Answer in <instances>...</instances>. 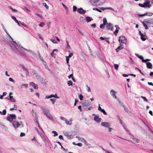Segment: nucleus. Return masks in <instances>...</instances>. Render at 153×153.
I'll use <instances>...</instances> for the list:
<instances>
[{"mask_svg":"<svg viewBox=\"0 0 153 153\" xmlns=\"http://www.w3.org/2000/svg\"><path fill=\"white\" fill-rule=\"evenodd\" d=\"M50 100L54 104L56 101V99H50Z\"/></svg>","mask_w":153,"mask_h":153,"instance_id":"obj_52","label":"nucleus"},{"mask_svg":"<svg viewBox=\"0 0 153 153\" xmlns=\"http://www.w3.org/2000/svg\"><path fill=\"white\" fill-rule=\"evenodd\" d=\"M120 41H121L122 43H124L125 44H126L127 42V40L124 36L120 37L119 41L120 42Z\"/></svg>","mask_w":153,"mask_h":153,"instance_id":"obj_7","label":"nucleus"},{"mask_svg":"<svg viewBox=\"0 0 153 153\" xmlns=\"http://www.w3.org/2000/svg\"><path fill=\"white\" fill-rule=\"evenodd\" d=\"M78 12L81 14H84L86 12V11L84 10L82 8L80 7L77 10Z\"/></svg>","mask_w":153,"mask_h":153,"instance_id":"obj_11","label":"nucleus"},{"mask_svg":"<svg viewBox=\"0 0 153 153\" xmlns=\"http://www.w3.org/2000/svg\"><path fill=\"white\" fill-rule=\"evenodd\" d=\"M116 92L113 89H112L111 91L110 94L112 97L115 99H117V97L116 96Z\"/></svg>","mask_w":153,"mask_h":153,"instance_id":"obj_9","label":"nucleus"},{"mask_svg":"<svg viewBox=\"0 0 153 153\" xmlns=\"http://www.w3.org/2000/svg\"><path fill=\"white\" fill-rule=\"evenodd\" d=\"M101 118L99 117V115H97L94 117V121L97 122V123H100L101 121Z\"/></svg>","mask_w":153,"mask_h":153,"instance_id":"obj_12","label":"nucleus"},{"mask_svg":"<svg viewBox=\"0 0 153 153\" xmlns=\"http://www.w3.org/2000/svg\"><path fill=\"white\" fill-rule=\"evenodd\" d=\"M3 29L4 30L5 32L7 33V34L9 36V37L12 40H13V39L11 37V36H10L9 34L7 32V30H6V29L4 28V29Z\"/></svg>","mask_w":153,"mask_h":153,"instance_id":"obj_34","label":"nucleus"},{"mask_svg":"<svg viewBox=\"0 0 153 153\" xmlns=\"http://www.w3.org/2000/svg\"><path fill=\"white\" fill-rule=\"evenodd\" d=\"M80 20L81 22H85V19L83 17H81L80 18Z\"/></svg>","mask_w":153,"mask_h":153,"instance_id":"obj_43","label":"nucleus"},{"mask_svg":"<svg viewBox=\"0 0 153 153\" xmlns=\"http://www.w3.org/2000/svg\"><path fill=\"white\" fill-rule=\"evenodd\" d=\"M51 97H52V94H51L50 96H48V95L46 96L45 97V99H49Z\"/></svg>","mask_w":153,"mask_h":153,"instance_id":"obj_48","label":"nucleus"},{"mask_svg":"<svg viewBox=\"0 0 153 153\" xmlns=\"http://www.w3.org/2000/svg\"><path fill=\"white\" fill-rule=\"evenodd\" d=\"M139 5L140 7H146L145 5V4H144V3L143 4L139 3Z\"/></svg>","mask_w":153,"mask_h":153,"instance_id":"obj_53","label":"nucleus"},{"mask_svg":"<svg viewBox=\"0 0 153 153\" xmlns=\"http://www.w3.org/2000/svg\"><path fill=\"white\" fill-rule=\"evenodd\" d=\"M135 55L136 56L138 57L140 59H141L143 62H145L144 59H143V57L142 56L139 55L137 53H136Z\"/></svg>","mask_w":153,"mask_h":153,"instance_id":"obj_22","label":"nucleus"},{"mask_svg":"<svg viewBox=\"0 0 153 153\" xmlns=\"http://www.w3.org/2000/svg\"><path fill=\"white\" fill-rule=\"evenodd\" d=\"M141 36V39L143 41H145L146 39L144 37L145 35L143 33H141V35H140Z\"/></svg>","mask_w":153,"mask_h":153,"instance_id":"obj_27","label":"nucleus"},{"mask_svg":"<svg viewBox=\"0 0 153 153\" xmlns=\"http://www.w3.org/2000/svg\"><path fill=\"white\" fill-rule=\"evenodd\" d=\"M13 94L12 92H10L9 93V97L10 98L9 99V100H10L11 101L13 102H15L16 100H15L13 98V96H11V95Z\"/></svg>","mask_w":153,"mask_h":153,"instance_id":"obj_15","label":"nucleus"},{"mask_svg":"<svg viewBox=\"0 0 153 153\" xmlns=\"http://www.w3.org/2000/svg\"><path fill=\"white\" fill-rule=\"evenodd\" d=\"M100 111L102 112L104 115H107V114L105 110L103 109H102Z\"/></svg>","mask_w":153,"mask_h":153,"instance_id":"obj_42","label":"nucleus"},{"mask_svg":"<svg viewBox=\"0 0 153 153\" xmlns=\"http://www.w3.org/2000/svg\"><path fill=\"white\" fill-rule=\"evenodd\" d=\"M132 139L133 141L135 142L136 143H139L140 142V140L138 139L137 138L134 137H132Z\"/></svg>","mask_w":153,"mask_h":153,"instance_id":"obj_24","label":"nucleus"},{"mask_svg":"<svg viewBox=\"0 0 153 153\" xmlns=\"http://www.w3.org/2000/svg\"><path fill=\"white\" fill-rule=\"evenodd\" d=\"M40 107L46 116L50 113L49 110L45 107L43 106H40Z\"/></svg>","mask_w":153,"mask_h":153,"instance_id":"obj_4","label":"nucleus"},{"mask_svg":"<svg viewBox=\"0 0 153 153\" xmlns=\"http://www.w3.org/2000/svg\"><path fill=\"white\" fill-rule=\"evenodd\" d=\"M88 105V103L86 101L83 103V106H87Z\"/></svg>","mask_w":153,"mask_h":153,"instance_id":"obj_33","label":"nucleus"},{"mask_svg":"<svg viewBox=\"0 0 153 153\" xmlns=\"http://www.w3.org/2000/svg\"><path fill=\"white\" fill-rule=\"evenodd\" d=\"M60 118L61 120H63V121H65V120L66 119L64 117H62V116L60 117Z\"/></svg>","mask_w":153,"mask_h":153,"instance_id":"obj_64","label":"nucleus"},{"mask_svg":"<svg viewBox=\"0 0 153 153\" xmlns=\"http://www.w3.org/2000/svg\"><path fill=\"white\" fill-rule=\"evenodd\" d=\"M43 5L45 7L46 9H48L49 8L48 6L45 3H43Z\"/></svg>","mask_w":153,"mask_h":153,"instance_id":"obj_47","label":"nucleus"},{"mask_svg":"<svg viewBox=\"0 0 153 153\" xmlns=\"http://www.w3.org/2000/svg\"><path fill=\"white\" fill-rule=\"evenodd\" d=\"M28 85L27 84H23L22 85H20V87L21 88H27L28 87Z\"/></svg>","mask_w":153,"mask_h":153,"instance_id":"obj_23","label":"nucleus"},{"mask_svg":"<svg viewBox=\"0 0 153 153\" xmlns=\"http://www.w3.org/2000/svg\"><path fill=\"white\" fill-rule=\"evenodd\" d=\"M52 97H54L56 98H57V99H58L59 98V97H58L57 96L56 94L55 95L52 94Z\"/></svg>","mask_w":153,"mask_h":153,"instance_id":"obj_38","label":"nucleus"},{"mask_svg":"<svg viewBox=\"0 0 153 153\" xmlns=\"http://www.w3.org/2000/svg\"><path fill=\"white\" fill-rule=\"evenodd\" d=\"M3 29L4 30L5 32L7 33V34L9 36V37L12 40H13V39L11 37V36H10L9 34L7 32V30H6V29L4 28V29Z\"/></svg>","mask_w":153,"mask_h":153,"instance_id":"obj_35","label":"nucleus"},{"mask_svg":"<svg viewBox=\"0 0 153 153\" xmlns=\"http://www.w3.org/2000/svg\"><path fill=\"white\" fill-rule=\"evenodd\" d=\"M93 10H96L100 12H102V11L101 10L99 9L98 8H93Z\"/></svg>","mask_w":153,"mask_h":153,"instance_id":"obj_45","label":"nucleus"},{"mask_svg":"<svg viewBox=\"0 0 153 153\" xmlns=\"http://www.w3.org/2000/svg\"><path fill=\"white\" fill-rule=\"evenodd\" d=\"M68 52L69 53V56L68 57V58H70L73 56V54L72 53H71L69 51H68Z\"/></svg>","mask_w":153,"mask_h":153,"instance_id":"obj_44","label":"nucleus"},{"mask_svg":"<svg viewBox=\"0 0 153 153\" xmlns=\"http://www.w3.org/2000/svg\"><path fill=\"white\" fill-rule=\"evenodd\" d=\"M58 51V50L56 49H55L54 50H53V51L51 53V56L53 57H55V55H53V53H54V51Z\"/></svg>","mask_w":153,"mask_h":153,"instance_id":"obj_30","label":"nucleus"},{"mask_svg":"<svg viewBox=\"0 0 153 153\" xmlns=\"http://www.w3.org/2000/svg\"><path fill=\"white\" fill-rule=\"evenodd\" d=\"M46 116L50 119L51 120H53V117L52 115L50 114V113L48 114L47 115H46Z\"/></svg>","mask_w":153,"mask_h":153,"instance_id":"obj_26","label":"nucleus"},{"mask_svg":"<svg viewBox=\"0 0 153 153\" xmlns=\"http://www.w3.org/2000/svg\"><path fill=\"white\" fill-rule=\"evenodd\" d=\"M93 19L92 17H90L89 16H87L86 18V20L87 22H89L92 21Z\"/></svg>","mask_w":153,"mask_h":153,"instance_id":"obj_25","label":"nucleus"},{"mask_svg":"<svg viewBox=\"0 0 153 153\" xmlns=\"http://www.w3.org/2000/svg\"><path fill=\"white\" fill-rule=\"evenodd\" d=\"M10 46L13 50L15 51H18L21 55H23L19 51V50L18 49V48L16 47L15 45L13 43H11L10 45Z\"/></svg>","mask_w":153,"mask_h":153,"instance_id":"obj_5","label":"nucleus"},{"mask_svg":"<svg viewBox=\"0 0 153 153\" xmlns=\"http://www.w3.org/2000/svg\"><path fill=\"white\" fill-rule=\"evenodd\" d=\"M123 48V47L122 46H118L117 48L116 49V51L118 52L119 51Z\"/></svg>","mask_w":153,"mask_h":153,"instance_id":"obj_28","label":"nucleus"},{"mask_svg":"<svg viewBox=\"0 0 153 153\" xmlns=\"http://www.w3.org/2000/svg\"><path fill=\"white\" fill-rule=\"evenodd\" d=\"M45 25V23L43 22H41L39 25L41 27H42Z\"/></svg>","mask_w":153,"mask_h":153,"instance_id":"obj_63","label":"nucleus"},{"mask_svg":"<svg viewBox=\"0 0 153 153\" xmlns=\"http://www.w3.org/2000/svg\"><path fill=\"white\" fill-rule=\"evenodd\" d=\"M103 24L105 25L107 24V19L105 18H104L103 19Z\"/></svg>","mask_w":153,"mask_h":153,"instance_id":"obj_29","label":"nucleus"},{"mask_svg":"<svg viewBox=\"0 0 153 153\" xmlns=\"http://www.w3.org/2000/svg\"><path fill=\"white\" fill-rule=\"evenodd\" d=\"M12 41H13V42L15 44V45H17L18 46H20V43L19 42H18L17 43L16 42L14 41H13V40H12Z\"/></svg>","mask_w":153,"mask_h":153,"instance_id":"obj_59","label":"nucleus"},{"mask_svg":"<svg viewBox=\"0 0 153 153\" xmlns=\"http://www.w3.org/2000/svg\"><path fill=\"white\" fill-rule=\"evenodd\" d=\"M114 67L115 69L117 70L118 69V68L119 67V66L117 64H115L114 65Z\"/></svg>","mask_w":153,"mask_h":153,"instance_id":"obj_49","label":"nucleus"},{"mask_svg":"<svg viewBox=\"0 0 153 153\" xmlns=\"http://www.w3.org/2000/svg\"><path fill=\"white\" fill-rule=\"evenodd\" d=\"M30 85L32 86L34 88L36 89H38V85L35 84L33 82H31L30 83Z\"/></svg>","mask_w":153,"mask_h":153,"instance_id":"obj_20","label":"nucleus"},{"mask_svg":"<svg viewBox=\"0 0 153 153\" xmlns=\"http://www.w3.org/2000/svg\"><path fill=\"white\" fill-rule=\"evenodd\" d=\"M10 9L13 12H17V11L15 9H13L11 7H10Z\"/></svg>","mask_w":153,"mask_h":153,"instance_id":"obj_56","label":"nucleus"},{"mask_svg":"<svg viewBox=\"0 0 153 153\" xmlns=\"http://www.w3.org/2000/svg\"><path fill=\"white\" fill-rule=\"evenodd\" d=\"M105 25L104 24H101L100 25V27L101 28H104Z\"/></svg>","mask_w":153,"mask_h":153,"instance_id":"obj_61","label":"nucleus"},{"mask_svg":"<svg viewBox=\"0 0 153 153\" xmlns=\"http://www.w3.org/2000/svg\"><path fill=\"white\" fill-rule=\"evenodd\" d=\"M93 108V107L92 106H90L88 108H85V110H86V111H88V110H91V109H92Z\"/></svg>","mask_w":153,"mask_h":153,"instance_id":"obj_46","label":"nucleus"},{"mask_svg":"<svg viewBox=\"0 0 153 153\" xmlns=\"http://www.w3.org/2000/svg\"><path fill=\"white\" fill-rule=\"evenodd\" d=\"M144 22L147 24H153V19H146L144 20Z\"/></svg>","mask_w":153,"mask_h":153,"instance_id":"obj_14","label":"nucleus"},{"mask_svg":"<svg viewBox=\"0 0 153 153\" xmlns=\"http://www.w3.org/2000/svg\"><path fill=\"white\" fill-rule=\"evenodd\" d=\"M33 74L35 75V76L37 78H39L40 77V76L38 74L36 70L34 69H33Z\"/></svg>","mask_w":153,"mask_h":153,"instance_id":"obj_19","label":"nucleus"},{"mask_svg":"<svg viewBox=\"0 0 153 153\" xmlns=\"http://www.w3.org/2000/svg\"><path fill=\"white\" fill-rule=\"evenodd\" d=\"M150 1L149 0H145V2L144 3V4L146 7H147L148 8H150L152 5L150 4Z\"/></svg>","mask_w":153,"mask_h":153,"instance_id":"obj_10","label":"nucleus"},{"mask_svg":"<svg viewBox=\"0 0 153 153\" xmlns=\"http://www.w3.org/2000/svg\"><path fill=\"white\" fill-rule=\"evenodd\" d=\"M7 120L12 123L13 120L16 119V116L15 114H10L9 116L7 117Z\"/></svg>","mask_w":153,"mask_h":153,"instance_id":"obj_3","label":"nucleus"},{"mask_svg":"<svg viewBox=\"0 0 153 153\" xmlns=\"http://www.w3.org/2000/svg\"><path fill=\"white\" fill-rule=\"evenodd\" d=\"M148 13H146L144 14H142V15H137L139 17H142V16H146L148 14Z\"/></svg>","mask_w":153,"mask_h":153,"instance_id":"obj_40","label":"nucleus"},{"mask_svg":"<svg viewBox=\"0 0 153 153\" xmlns=\"http://www.w3.org/2000/svg\"><path fill=\"white\" fill-rule=\"evenodd\" d=\"M77 7L76 6H74L73 7V10L74 12H75L77 9Z\"/></svg>","mask_w":153,"mask_h":153,"instance_id":"obj_62","label":"nucleus"},{"mask_svg":"<svg viewBox=\"0 0 153 153\" xmlns=\"http://www.w3.org/2000/svg\"><path fill=\"white\" fill-rule=\"evenodd\" d=\"M123 106L124 107L125 111L126 112H128V108H127V107L125 105H123Z\"/></svg>","mask_w":153,"mask_h":153,"instance_id":"obj_55","label":"nucleus"},{"mask_svg":"<svg viewBox=\"0 0 153 153\" xmlns=\"http://www.w3.org/2000/svg\"><path fill=\"white\" fill-rule=\"evenodd\" d=\"M106 28L107 30H113V25L111 23L107 24L106 26Z\"/></svg>","mask_w":153,"mask_h":153,"instance_id":"obj_6","label":"nucleus"},{"mask_svg":"<svg viewBox=\"0 0 153 153\" xmlns=\"http://www.w3.org/2000/svg\"><path fill=\"white\" fill-rule=\"evenodd\" d=\"M11 18L13 19L16 22L18 20L16 19V18L14 16H11Z\"/></svg>","mask_w":153,"mask_h":153,"instance_id":"obj_57","label":"nucleus"},{"mask_svg":"<svg viewBox=\"0 0 153 153\" xmlns=\"http://www.w3.org/2000/svg\"><path fill=\"white\" fill-rule=\"evenodd\" d=\"M145 22H143L142 23L144 26L145 27V29H147L148 28V27L147 25L145 23Z\"/></svg>","mask_w":153,"mask_h":153,"instance_id":"obj_36","label":"nucleus"},{"mask_svg":"<svg viewBox=\"0 0 153 153\" xmlns=\"http://www.w3.org/2000/svg\"><path fill=\"white\" fill-rule=\"evenodd\" d=\"M65 135L68 138H70L71 137V135H70L68 134L67 132H66L65 133Z\"/></svg>","mask_w":153,"mask_h":153,"instance_id":"obj_39","label":"nucleus"},{"mask_svg":"<svg viewBox=\"0 0 153 153\" xmlns=\"http://www.w3.org/2000/svg\"><path fill=\"white\" fill-rule=\"evenodd\" d=\"M22 49H24V50L26 51H27L29 53H30L32 54H33V52L32 51L26 49L25 48H24L22 46H21L20 47V49L21 50H22Z\"/></svg>","mask_w":153,"mask_h":153,"instance_id":"obj_13","label":"nucleus"},{"mask_svg":"<svg viewBox=\"0 0 153 153\" xmlns=\"http://www.w3.org/2000/svg\"><path fill=\"white\" fill-rule=\"evenodd\" d=\"M24 70L25 71H26V74L27 76L28 74V71L27 68H23Z\"/></svg>","mask_w":153,"mask_h":153,"instance_id":"obj_50","label":"nucleus"},{"mask_svg":"<svg viewBox=\"0 0 153 153\" xmlns=\"http://www.w3.org/2000/svg\"><path fill=\"white\" fill-rule=\"evenodd\" d=\"M52 132L54 134L53 135L54 137L57 136L58 135V134L57 132L55 131H53Z\"/></svg>","mask_w":153,"mask_h":153,"instance_id":"obj_41","label":"nucleus"},{"mask_svg":"<svg viewBox=\"0 0 153 153\" xmlns=\"http://www.w3.org/2000/svg\"><path fill=\"white\" fill-rule=\"evenodd\" d=\"M82 142L83 141L85 144L87 146H88V148H91V145L89 143H88L87 141H86L83 138H82Z\"/></svg>","mask_w":153,"mask_h":153,"instance_id":"obj_21","label":"nucleus"},{"mask_svg":"<svg viewBox=\"0 0 153 153\" xmlns=\"http://www.w3.org/2000/svg\"><path fill=\"white\" fill-rule=\"evenodd\" d=\"M105 2L106 1L105 0H97L94 1V3L97 6L101 5L104 4Z\"/></svg>","mask_w":153,"mask_h":153,"instance_id":"obj_2","label":"nucleus"},{"mask_svg":"<svg viewBox=\"0 0 153 153\" xmlns=\"http://www.w3.org/2000/svg\"><path fill=\"white\" fill-rule=\"evenodd\" d=\"M115 26L116 28V30H115V31L114 32V34L116 36L117 35V33H118L119 30L120 29V28L119 27L118 25H115Z\"/></svg>","mask_w":153,"mask_h":153,"instance_id":"obj_18","label":"nucleus"},{"mask_svg":"<svg viewBox=\"0 0 153 153\" xmlns=\"http://www.w3.org/2000/svg\"><path fill=\"white\" fill-rule=\"evenodd\" d=\"M146 67L148 68L152 69V65L151 63L150 62H147L146 63Z\"/></svg>","mask_w":153,"mask_h":153,"instance_id":"obj_17","label":"nucleus"},{"mask_svg":"<svg viewBox=\"0 0 153 153\" xmlns=\"http://www.w3.org/2000/svg\"><path fill=\"white\" fill-rule=\"evenodd\" d=\"M101 125L102 126L106 128H109L110 126V124L107 122H102Z\"/></svg>","mask_w":153,"mask_h":153,"instance_id":"obj_8","label":"nucleus"},{"mask_svg":"<svg viewBox=\"0 0 153 153\" xmlns=\"http://www.w3.org/2000/svg\"><path fill=\"white\" fill-rule=\"evenodd\" d=\"M13 126L15 128H17L19 126H21V127H22L24 126L22 122H21L19 123L18 122L16 121H13L12 123Z\"/></svg>","mask_w":153,"mask_h":153,"instance_id":"obj_1","label":"nucleus"},{"mask_svg":"<svg viewBox=\"0 0 153 153\" xmlns=\"http://www.w3.org/2000/svg\"><path fill=\"white\" fill-rule=\"evenodd\" d=\"M141 98H142L143 100L144 101H145V102L147 101L148 100L145 97H143V96H141Z\"/></svg>","mask_w":153,"mask_h":153,"instance_id":"obj_54","label":"nucleus"},{"mask_svg":"<svg viewBox=\"0 0 153 153\" xmlns=\"http://www.w3.org/2000/svg\"><path fill=\"white\" fill-rule=\"evenodd\" d=\"M117 100L118 101V102L122 106L123 105H124L123 103L121 102L119 99L117 98Z\"/></svg>","mask_w":153,"mask_h":153,"instance_id":"obj_60","label":"nucleus"},{"mask_svg":"<svg viewBox=\"0 0 153 153\" xmlns=\"http://www.w3.org/2000/svg\"><path fill=\"white\" fill-rule=\"evenodd\" d=\"M66 41L67 44V48L68 49H70L71 47H70L69 45L68 42L67 40Z\"/></svg>","mask_w":153,"mask_h":153,"instance_id":"obj_51","label":"nucleus"},{"mask_svg":"<svg viewBox=\"0 0 153 153\" xmlns=\"http://www.w3.org/2000/svg\"><path fill=\"white\" fill-rule=\"evenodd\" d=\"M68 84L69 86L72 85L73 83L72 82L71 80H69L68 82Z\"/></svg>","mask_w":153,"mask_h":153,"instance_id":"obj_37","label":"nucleus"},{"mask_svg":"<svg viewBox=\"0 0 153 153\" xmlns=\"http://www.w3.org/2000/svg\"><path fill=\"white\" fill-rule=\"evenodd\" d=\"M83 96L81 94H80L79 95V98L81 100H83Z\"/></svg>","mask_w":153,"mask_h":153,"instance_id":"obj_32","label":"nucleus"},{"mask_svg":"<svg viewBox=\"0 0 153 153\" xmlns=\"http://www.w3.org/2000/svg\"><path fill=\"white\" fill-rule=\"evenodd\" d=\"M51 41L53 43L55 44H57V42L54 39H51Z\"/></svg>","mask_w":153,"mask_h":153,"instance_id":"obj_58","label":"nucleus"},{"mask_svg":"<svg viewBox=\"0 0 153 153\" xmlns=\"http://www.w3.org/2000/svg\"><path fill=\"white\" fill-rule=\"evenodd\" d=\"M143 122L144 123V124L147 126V127H148V128L149 129V131L151 132L153 134V131L150 128H149V126H148L145 123H144V122H143Z\"/></svg>","mask_w":153,"mask_h":153,"instance_id":"obj_31","label":"nucleus"},{"mask_svg":"<svg viewBox=\"0 0 153 153\" xmlns=\"http://www.w3.org/2000/svg\"><path fill=\"white\" fill-rule=\"evenodd\" d=\"M73 120L71 118L68 121L67 119L65 120V123L66 124L69 125H71L72 124V121Z\"/></svg>","mask_w":153,"mask_h":153,"instance_id":"obj_16","label":"nucleus"}]
</instances>
